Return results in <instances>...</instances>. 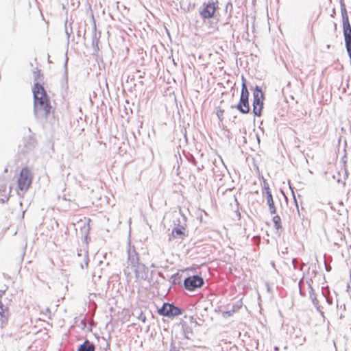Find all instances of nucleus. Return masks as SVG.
I'll use <instances>...</instances> for the list:
<instances>
[{
    "instance_id": "1",
    "label": "nucleus",
    "mask_w": 351,
    "mask_h": 351,
    "mask_svg": "<svg viewBox=\"0 0 351 351\" xmlns=\"http://www.w3.org/2000/svg\"><path fill=\"white\" fill-rule=\"evenodd\" d=\"M34 95V114L36 119H46L51 112L49 97L42 84L35 82L32 89Z\"/></svg>"
},
{
    "instance_id": "2",
    "label": "nucleus",
    "mask_w": 351,
    "mask_h": 351,
    "mask_svg": "<svg viewBox=\"0 0 351 351\" xmlns=\"http://www.w3.org/2000/svg\"><path fill=\"white\" fill-rule=\"evenodd\" d=\"M345 47L351 61V25L344 0H339Z\"/></svg>"
},
{
    "instance_id": "3",
    "label": "nucleus",
    "mask_w": 351,
    "mask_h": 351,
    "mask_svg": "<svg viewBox=\"0 0 351 351\" xmlns=\"http://www.w3.org/2000/svg\"><path fill=\"white\" fill-rule=\"evenodd\" d=\"M265 96L260 86H256L253 89V110L255 116L261 117L263 108Z\"/></svg>"
},
{
    "instance_id": "4",
    "label": "nucleus",
    "mask_w": 351,
    "mask_h": 351,
    "mask_svg": "<svg viewBox=\"0 0 351 351\" xmlns=\"http://www.w3.org/2000/svg\"><path fill=\"white\" fill-rule=\"evenodd\" d=\"M250 93L247 87L245 85L241 88V95L239 103L235 106H232V108H236L242 114H247L250 111L249 104Z\"/></svg>"
},
{
    "instance_id": "5",
    "label": "nucleus",
    "mask_w": 351,
    "mask_h": 351,
    "mask_svg": "<svg viewBox=\"0 0 351 351\" xmlns=\"http://www.w3.org/2000/svg\"><path fill=\"white\" fill-rule=\"evenodd\" d=\"M219 10L218 0H209L203 3V8L199 11V14L203 19L213 18L217 10Z\"/></svg>"
},
{
    "instance_id": "6",
    "label": "nucleus",
    "mask_w": 351,
    "mask_h": 351,
    "mask_svg": "<svg viewBox=\"0 0 351 351\" xmlns=\"http://www.w3.org/2000/svg\"><path fill=\"white\" fill-rule=\"evenodd\" d=\"M204 285V280L199 275H192L186 277L183 282V287L189 291H194Z\"/></svg>"
},
{
    "instance_id": "7",
    "label": "nucleus",
    "mask_w": 351,
    "mask_h": 351,
    "mask_svg": "<svg viewBox=\"0 0 351 351\" xmlns=\"http://www.w3.org/2000/svg\"><path fill=\"white\" fill-rule=\"evenodd\" d=\"M160 315L172 318L182 314V310L173 303L165 302L161 308L158 309Z\"/></svg>"
},
{
    "instance_id": "8",
    "label": "nucleus",
    "mask_w": 351,
    "mask_h": 351,
    "mask_svg": "<svg viewBox=\"0 0 351 351\" xmlns=\"http://www.w3.org/2000/svg\"><path fill=\"white\" fill-rule=\"evenodd\" d=\"M32 183L31 172L27 168H23L18 179V186L21 191H26Z\"/></svg>"
},
{
    "instance_id": "9",
    "label": "nucleus",
    "mask_w": 351,
    "mask_h": 351,
    "mask_svg": "<svg viewBox=\"0 0 351 351\" xmlns=\"http://www.w3.org/2000/svg\"><path fill=\"white\" fill-rule=\"evenodd\" d=\"M36 145V140L34 136L29 135L23 138L19 145L21 152L26 154L32 151Z\"/></svg>"
},
{
    "instance_id": "10",
    "label": "nucleus",
    "mask_w": 351,
    "mask_h": 351,
    "mask_svg": "<svg viewBox=\"0 0 351 351\" xmlns=\"http://www.w3.org/2000/svg\"><path fill=\"white\" fill-rule=\"evenodd\" d=\"M136 278L141 280H147L149 278V269L144 264L140 263L132 267Z\"/></svg>"
},
{
    "instance_id": "11",
    "label": "nucleus",
    "mask_w": 351,
    "mask_h": 351,
    "mask_svg": "<svg viewBox=\"0 0 351 351\" xmlns=\"http://www.w3.org/2000/svg\"><path fill=\"white\" fill-rule=\"evenodd\" d=\"M178 223H175V225H177V226L173 228L171 235L173 238L183 239L186 236H187L185 231L186 223H184V224H181L180 219H178Z\"/></svg>"
},
{
    "instance_id": "12",
    "label": "nucleus",
    "mask_w": 351,
    "mask_h": 351,
    "mask_svg": "<svg viewBox=\"0 0 351 351\" xmlns=\"http://www.w3.org/2000/svg\"><path fill=\"white\" fill-rule=\"evenodd\" d=\"M127 253H128V263L130 265H131L132 267H133L136 265L140 263L138 254L136 252L134 247H131L130 245H129V247L128 249Z\"/></svg>"
},
{
    "instance_id": "13",
    "label": "nucleus",
    "mask_w": 351,
    "mask_h": 351,
    "mask_svg": "<svg viewBox=\"0 0 351 351\" xmlns=\"http://www.w3.org/2000/svg\"><path fill=\"white\" fill-rule=\"evenodd\" d=\"M263 197L266 199L267 204L269 206L270 213L275 214L276 213V208L274 204L273 196L271 191L263 192Z\"/></svg>"
},
{
    "instance_id": "14",
    "label": "nucleus",
    "mask_w": 351,
    "mask_h": 351,
    "mask_svg": "<svg viewBox=\"0 0 351 351\" xmlns=\"http://www.w3.org/2000/svg\"><path fill=\"white\" fill-rule=\"evenodd\" d=\"M77 351H95V346L88 339H86L79 346Z\"/></svg>"
},
{
    "instance_id": "15",
    "label": "nucleus",
    "mask_w": 351,
    "mask_h": 351,
    "mask_svg": "<svg viewBox=\"0 0 351 351\" xmlns=\"http://www.w3.org/2000/svg\"><path fill=\"white\" fill-rule=\"evenodd\" d=\"M309 298L311 300L313 304L316 308V309L320 312L322 314H323V312H322L320 309V306H319V301L316 298V295L314 293V291H309Z\"/></svg>"
},
{
    "instance_id": "16",
    "label": "nucleus",
    "mask_w": 351,
    "mask_h": 351,
    "mask_svg": "<svg viewBox=\"0 0 351 351\" xmlns=\"http://www.w3.org/2000/svg\"><path fill=\"white\" fill-rule=\"evenodd\" d=\"M181 278H182V275L179 272H177L171 276V283L174 285H181Z\"/></svg>"
},
{
    "instance_id": "17",
    "label": "nucleus",
    "mask_w": 351,
    "mask_h": 351,
    "mask_svg": "<svg viewBox=\"0 0 351 351\" xmlns=\"http://www.w3.org/2000/svg\"><path fill=\"white\" fill-rule=\"evenodd\" d=\"M272 221L274 223V228L276 230L282 229L281 218L279 215H275L273 217Z\"/></svg>"
},
{
    "instance_id": "18",
    "label": "nucleus",
    "mask_w": 351,
    "mask_h": 351,
    "mask_svg": "<svg viewBox=\"0 0 351 351\" xmlns=\"http://www.w3.org/2000/svg\"><path fill=\"white\" fill-rule=\"evenodd\" d=\"M77 255H78V256H83V261H84V265L86 267H87L88 265V261H89L88 252L80 250L78 252Z\"/></svg>"
},
{
    "instance_id": "19",
    "label": "nucleus",
    "mask_w": 351,
    "mask_h": 351,
    "mask_svg": "<svg viewBox=\"0 0 351 351\" xmlns=\"http://www.w3.org/2000/svg\"><path fill=\"white\" fill-rule=\"evenodd\" d=\"M299 288H300V293L302 296H305L306 293L304 292V288H303V278H302L299 282Z\"/></svg>"
},
{
    "instance_id": "20",
    "label": "nucleus",
    "mask_w": 351,
    "mask_h": 351,
    "mask_svg": "<svg viewBox=\"0 0 351 351\" xmlns=\"http://www.w3.org/2000/svg\"><path fill=\"white\" fill-rule=\"evenodd\" d=\"M40 76H41L40 70H38V69H36V70L34 71V80L38 81L39 80V78L40 77Z\"/></svg>"
},
{
    "instance_id": "21",
    "label": "nucleus",
    "mask_w": 351,
    "mask_h": 351,
    "mask_svg": "<svg viewBox=\"0 0 351 351\" xmlns=\"http://www.w3.org/2000/svg\"><path fill=\"white\" fill-rule=\"evenodd\" d=\"M234 312H235V310L233 308L232 310H230V311H227L223 312V316L224 317H228L232 316Z\"/></svg>"
},
{
    "instance_id": "22",
    "label": "nucleus",
    "mask_w": 351,
    "mask_h": 351,
    "mask_svg": "<svg viewBox=\"0 0 351 351\" xmlns=\"http://www.w3.org/2000/svg\"><path fill=\"white\" fill-rule=\"evenodd\" d=\"M223 113H224V110L222 109L217 110V116L220 121L223 120Z\"/></svg>"
},
{
    "instance_id": "23",
    "label": "nucleus",
    "mask_w": 351,
    "mask_h": 351,
    "mask_svg": "<svg viewBox=\"0 0 351 351\" xmlns=\"http://www.w3.org/2000/svg\"><path fill=\"white\" fill-rule=\"evenodd\" d=\"M232 8H233L232 3H231V1H228L226 5V8H225L226 12H228V10H229L230 12H231L232 10Z\"/></svg>"
},
{
    "instance_id": "24",
    "label": "nucleus",
    "mask_w": 351,
    "mask_h": 351,
    "mask_svg": "<svg viewBox=\"0 0 351 351\" xmlns=\"http://www.w3.org/2000/svg\"><path fill=\"white\" fill-rule=\"evenodd\" d=\"M306 284L308 285V289H309V291H314L312 287L313 280L311 278H309L306 280Z\"/></svg>"
},
{
    "instance_id": "25",
    "label": "nucleus",
    "mask_w": 351,
    "mask_h": 351,
    "mask_svg": "<svg viewBox=\"0 0 351 351\" xmlns=\"http://www.w3.org/2000/svg\"><path fill=\"white\" fill-rule=\"evenodd\" d=\"M138 319L145 323L146 322V316L144 313L142 312L140 313L139 316L138 317Z\"/></svg>"
},
{
    "instance_id": "26",
    "label": "nucleus",
    "mask_w": 351,
    "mask_h": 351,
    "mask_svg": "<svg viewBox=\"0 0 351 351\" xmlns=\"http://www.w3.org/2000/svg\"><path fill=\"white\" fill-rule=\"evenodd\" d=\"M271 191L268 183L264 182L263 192Z\"/></svg>"
},
{
    "instance_id": "27",
    "label": "nucleus",
    "mask_w": 351,
    "mask_h": 351,
    "mask_svg": "<svg viewBox=\"0 0 351 351\" xmlns=\"http://www.w3.org/2000/svg\"><path fill=\"white\" fill-rule=\"evenodd\" d=\"M292 264H293V267L295 269H296L298 268V260L296 258H293L292 260Z\"/></svg>"
},
{
    "instance_id": "28",
    "label": "nucleus",
    "mask_w": 351,
    "mask_h": 351,
    "mask_svg": "<svg viewBox=\"0 0 351 351\" xmlns=\"http://www.w3.org/2000/svg\"><path fill=\"white\" fill-rule=\"evenodd\" d=\"M169 351H180L179 349L176 347L173 343H171V348Z\"/></svg>"
},
{
    "instance_id": "29",
    "label": "nucleus",
    "mask_w": 351,
    "mask_h": 351,
    "mask_svg": "<svg viewBox=\"0 0 351 351\" xmlns=\"http://www.w3.org/2000/svg\"><path fill=\"white\" fill-rule=\"evenodd\" d=\"M97 43H98V39L95 37V36L93 37V45L95 46V45L97 47Z\"/></svg>"
},
{
    "instance_id": "30",
    "label": "nucleus",
    "mask_w": 351,
    "mask_h": 351,
    "mask_svg": "<svg viewBox=\"0 0 351 351\" xmlns=\"http://www.w3.org/2000/svg\"><path fill=\"white\" fill-rule=\"evenodd\" d=\"M242 86H241V88H243V86L245 85V86H247V82H246V80L245 78L242 76Z\"/></svg>"
},
{
    "instance_id": "31",
    "label": "nucleus",
    "mask_w": 351,
    "mask_h": 351,
    "mask_svg": "<svg viewBox=\"0 0 351 351\" xmlns=\"http://www.w3.org/2000/svg\"><path fill=\"white\" fill-rule=\"evenodd\" d=\"M293 199H294V202H295V204L298 212H299L298 202H297L296 198H295V195H294L293 193ZM298 213L300 214V213Z\"/></svg>"
},
{
    "instance_id": "32",
    "label": "nucleus",
    "mask_w": 351,
    "mask_h": 351,
    "mask_svg": "<svg viewBox=\"0 0 351 351\" xmlns=\"http://www.w3.org/2000/svg\"><path fill=\"white\" fill-rule=\"evenodd\" d=\"M3 305L2 304V302L0 301V315L3 316Z\"/></svg>"
},
{
    "instance_id": "33",
    "label": "nucleus",
    "mask_w": 351,
    "mask_h": 351,
    "mask_svg": "<svg viewBox=\"0 0 351 351\" xmlns=\"http://www.w3.org/2000/svg\"><path fill=\"white\" fill-rule=\"evenodd\" d=\"M191 162L194 165H196L197 164V161L195 160V158L191 156Z\"/></svg>"
},
{
    "instance_id": "34",
    "label": "nucleus",
    "mask_w": 351,
    "mask_h": 351,
    "mask_svg": "<svg viewBox=\"0 0 351 351\" xmlns=\"http://www.w3.org/2000/svg\"><path fill=\"white\" fill-rule=\"evenodd\" d=\"M6 185H0V191H5L6 190Z\"/></svg>"
},
{
    "instance_id": "35",
    "label": "nucleus",
    "mask_w": 351,
    "mask_h": 351,
    "mask_svg": "<svg viewBox=\"0 0 351 351\" xmlns=\"http://www.w3.org/2000/svg\"><path fill=\"white\" fill-rule=\"evenodd\" d=\"M335 14H336V10H335V8H333L332 10V13H331L330 16L332 17H335Z\"/></svg>"
},
{
    "instance_id": "36",
    "label": "nucleus",
    "mask_w": 351,
    "mask_h": 351,
    "mask_svg": "<svg viewBox=\"0 0 351 351\" xmlns=\"http://www.w3.org/2000/svg\"><path fill=\"white\" fill-rule=\"evenodd\" d=\"M325 267H326V269L327 271H329L331 269V267L330 265H326Z\"/></svg>"
},
{
    "instance_id": "37",
    "label": "nucleus",
    "mask_w": 351,
    "mask_h": 351,
    "mask_svg": "<svg viewBox=\"0 0 351 351\" xmlns=\"http://www.w3.org/2000/svg\"><path fill=\"white\" fill-rule=\"evenodd\" d=\"M326 301L328 302V304H332V299L326 298Z\"/></svg>"
},
{
    "instance_id": "38",
    "label": "nucleus",
    "mask_w": 351,
    "mask_h": 351,
    "mask_svg": "<svg viewBox=\"0 0 351 351\" xmlns=\"http://www.w3.org/2000/svg\"><path fill=\"white\" fill-rule=\"evenodd\" d=\"M158 275H159L160 277H161L162 278H165V276H164V275H163V274L162 272H159Z\"/></svg>"
},
{
    "instance_id": "39",
    "label": "nucleus",
    "mask_w": 351,
    "mask_h": 351,
    "mask_svg": "<svg viewBox=\"0 0 351 351\" xmlns=\"http://www.w3.org/2000/svg\"><path fill=\"white\" fill-rule=\"evenodd\" d=\"M46 313H49V314H50V313H51V311H50V309H49V308H47L46 309Z\"/></svg>"
},
{
    "instance_id": "40",
    "label": "nucleus",
    "mask_w": 351,
    "mask_h": 351,
    "mask_svg": "<svg viewBox=\"0 0 351 351\" xmlns=\"http://www.w3.org/2000/svg\"><path fill=\"white\" fill-rule=\"evenodd\" d=\"M203 168H204V166H203V165H202V167H197V169H198V170H202Z\"/></svg>"
},
{
    "instance_id": "41",
    "label": "nucleus",
    "mask_w": 351,
    "mask_h": 351,
    "mask_svg": "<svg viewBox=\"0 0 351 351\" xmlns=\"http://www.w3.org/2000/svg\"><path fill=\"white\" fill-rule=\"evenodd\" d=\"M274 350H275V351H278V350H279V348H278V347H277V346H275V347H274Z\"/></svg>"
},
{
    "instance_id": "42",
    "label": "nucleus",
    "mask_w": 351,
    "mask_h": 351,
    "mask_svg": "<svg viewBox=\"0 0 351 351\" xmlns=\"http://www.w3.org/2000/svg\"><path fill=\"white\" fill-rule=\"evenodd\" d=\"M304 264H302V265L300 266V267L299 268V269L302 271V269H303V266H304Z\"/></svg>"
},
{
    "instance_id": "43",
    "label": "nucleus",
    "mask_w": 351,
    "mask_h": 351,
    "mask_svg": "<svg viewBox=\"0 0 351 351\" xmlns=\"http://www.w3.org/2000/svg\"><path fill=\"white\" fill-rule=\"evenodd\" d=\"M66 34L69 36V32H68L67 28L66 27Z\"/></svg>"
},
{
    "instance_id": "44",
    "label": "nucleus",
    "mask_w": 351,
    "mask_h": 351,
    "mask_svg": "<svg viewBox=\"0 0 351 351\" xmlns=\"http://www.w3.org/2000/svg\"><path fill=\"white\" fill-rule=\"evenodd\" d=\"M80 265H81V267L83 269L84 266L82 263H80Z\"/></svg>"
},
{
    "instance_id": "45",
    "label": "nucleus",
    "mask_w": 351,
    "mask_h": 351,
    "mask_svg": "<svg viewBox=\"0 0 351 351\" xmlns=\"http://www.w3.org/2000/svg\"><path fill=\"white\" fill-rule=\"evenodd\" d=\"M67 61H68V59L66 58V61H65V66L66 67V64H67Z\"/></svg>"
},
{
    "instance_id": "46",
    "label": "nucleus",
    "mask_w": 351,
    "mask_h": 351,
    "mask_svg": "<svg viewBox=\"0 0 351 351\" xmlns=\"http://www.w3.org/2000/svg\"><path fill=\"white\" fill-rule=\"evenodd\" d=\"M182 218H183V220H184V221H186V217H185V216H184V215H182Z\"/></svg>"
},
{
    "instance_id": "47",
    "label": "nucleus",
    "mask_w": 351,
    "mask_h": 351,
    "mask_svg": "<svg viewBox=\"0 0 351 351\" xmlns=\"http://www.w3.org/2000/svg\"><path fill=\"white\" fill-rule=\"evenodd\" d=\"M335 28L336 29L337 28V24L335 23Z\"/></svg>"
}]
</instances>
